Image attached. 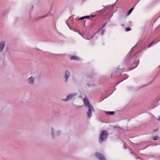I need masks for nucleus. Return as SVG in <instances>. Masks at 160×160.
<instances>
[{
    "label": "nucleus",
    "instance_id": "obj_25",
    "mask_svg": "<svg viewBox=\"0 0 160 160\" xmlns=\"http://www.w3.org/2000/svg\"><path fill=\"white\" fill-rule=\"evenodd\" d=\"M112 93H113V92H112V93L111 94H110V95H108V96H109L110 95H111V94Z\"/></svg>",
    "mask_w": 160,
    "mask_h": 160
},
{
    "label": "nucleus",
    "instance_id": "obj_12",
    "mask_svg": "<svg viewBox=\"0 0 160 160\" xmlns=\"http://www.w3.org/2000/svg\"><path fill=\"white\" fill-rule=\"evenodd\" d=\"M133 9V8H131L128 12V15H129L132 12Z\"/></svg>",
    "mask_w": 160,
    "mask_h": 160
},
{
    "label": "nucleus",
    "instance_id": "obj_1",
    "mask_svg": "<svg viewBox=\"0 0 160 160\" xmlns=\"http://www.w3.org/2000/svg\"><path fill=\"white\" fill-rule=\"evenodd\" d=\"M108 133L107 131H103L101 132L99 135V142L102 143V142L105 141L107 138Z\"/></svg>",
    "mask_w": 160,
    "mask_h": 160
},
{
    "label": "nucleus",
    "instance_id": "obj_24",
    "mask_svg": "<svg viewBox=\"0 0 160 160\" xmlns=\"http://www.w3.org/2000/svg\"><path fill=\"white\" fill-rule=\"evenodd\" d=\"M104 26H105V25H104V26H103L102 27V28H103L104 27Z\"/></svg>",
    "mask_w": 160,
    "mask_h": 160
},
{
    "label": "nucleus",
    "instance_id": "obj_10",
    "mask_svg": "<svg viewBox=\"0 0 160 160\" xmlns=\"http://www.w3.org/2000/svg\"><path fill=\"white\" fill-rule=\"evenodd\" d=\"M105 112L106 114L109 115H113L115 113L113 111Z\"/></svg>",
    "mask_w": 160,
    "mask_h": 160
},
{
    "label": "nucleus",
    "instance_id": "obj_20",
    "mask_svg": "<svg viewBox=\"0 0 160 160\" xmlns=\"http://www.w3.org/2000/svg\"><path fill=\"white\" fill-rule=\"evenodd\" d=\"M91 16V17L92 18H93L95 16V15H91V16Z\"/></svg>",
    "mask_w": 160,
    "mask_h": 160
},
{
    "label": "nucleus",
    "instance_id": "obj_3",
    "mask_svg": "<svg viewBox=\"0 0 160 160\" xmlns=\"http://www.w3.org/2000/svg\"><path fill=\"white\" fill-rule=\"evenodd\" d=\"M83 101L85 106L88 107V110H93L94 109L93 107L90 104L88 98L85 97L83 99Z\"/></svg>",
    "mask_w": 160,
    "mask_h": 160
},
{
    "label": "nucleus",
    "instance_id": "obj_4",
    "mask_svg": "<svg viewBox=\"0 0 160 160\" xmlns=\"http://www.w3.org/2000/svg\"><path fill=\"white\" fill-rule=\"evenodd\" d=\"M75 93H73L68 94L66 98L62 99V101L63 102H67L72 99L76 95Z\"/></svg>",
    "mask_w": 160,
    "mask_h": 160
},
{
    "label": "nucleus",
    "instance_id": "obj_14",
    "mask_svg": "<svg viewBox=\"0 0 160 160\" xmlns=\"http://www.w3.org/2000/svg\"><path fill=\"white\" fill-rule=\"evenodd\" d=\"M131 30V29L130 28H129V27L126 28V29H125L126 31V32L129 31Z\"/></svg>",
    "mask_w": 160,
    "mask_h": 160
},
{
    "label": "nucleus",
    "instance_id": "obj_6",
    "mask_svg": "<svg viewBox=\"0 0 160 160\" xmlns=\"http://www.w3.org/2000/svg\"><path fill=\"white\" fill-rule=\"evenodd\" d=\"M95 155L100 160H106L104 156L101 154L96 152L95 154Z\"/></svg>",
    "mask_w": 160,
    "mask_h": 160
},
{
    "label": "nucleus",
    "instance_id": "obj_5",
    "mask_svg": "<svg viewBox=\"0 0 160 160\" xmlns=\"http://www.w3.org/2000/svg\"><path fill=\"white\" fill-rule=\"evenodd\" d=\"M27 81L28 83L30 85H33L35 82V78L32 76H31L28 78Z\"/></svg>",
    "mask_w": 160,
    "mask_h": 160
},
{
    "label": "nucleus",
    "instance_id": "obj_11",
    "mask_svg": "<svg viewBox=\"0 0 160 160\" xmlns=\"http://www.w3.org/2000/svg\"><path fill=\"white\" fill-rule=\"evenodd\" d=\"M70 59L71 60H77L78 59V58L76 56H72L71 57Z\"/></svg>",
    "mask_w": 160,
    "mask_h": 160
},
{
    "label": "nucleus",
    "instance_id": "obj_18",
    "mask_svg": "<svg viewBox=\"0 0 160 160\" xmlns=\"http://www.w3.org/2000/svg\"><path fill=\"white\" fill-rule=\"evenodd\" d=\"M49 16V14H47V15H46L45 16H42L41 17V18H44L45 17H46L47 16Z\"/></svg>",
    "mask_w": 160,
    "mask_h": 160
},
{
    "label": "nucleus",
    "instance_id": "obj_9",
    "mask_svg": "<svg viewBox=\"0 0 160 160\" xmlns=\"http://www.w3.org/2000/svg\"><path fill=\"white\" fill-rule=\"evenodd\" d=\"M92 111H88L87 114L88 116V117L90 118L92 116Z\"/></svg>",
    "mask_w": 160,
    "mask_h": 160
},
{
    "label": "nucleus",
    "instance_id": "obj_15",
    "mask_svg": "<svg viewBox=\"0 0 160 160\" xmlns=\"http://www.w3.org/2000/svg\"><path fill=\"white\" fill-rule=\"evenodd\" d=\"M90 16H84V19H88L90 17Z\"/></svg>",
    "mask_w": 160,
    "mask_h": 160
},
{
    "label": "nucleus",
    "instance_id": "obj_23",
    "mask_svg": "<svg viewBox=\"0 0 160 160\" xmlns=\"http://www.w3.org/2000/svg\"><path fill=\"white\" fill-rule=\"evenodd\" d=\"M129 23H131V21H129Z\"/></svg>",
    "mask_w": 160,
    "mask_h": 160
},
{
    "label": "nucleus",
    "instance_id": "obj_22",
    "mask_svg": "<svg viewBox=\"0 0 160 160\" xmlns=\"http://www.w3.org/2000/svg\"><path fill=\"white\" fill-rule=\"evenodd\" d=\"M157 130H154V132H156V131H157Z\"/></svg>",
    "mask_w": 160,
    "mask_h": 160
},
{
    "label": "nucleus",
    "instance_id": "obj_21",
    "mask_svg": "<svg viewBox=\"0 0 160 160\" xmlns=\"http://www.w3.org/2000/svg\"><path fill=\"white\" fill-rule=\"evenodd\" d=\"M158 121H160V117L158 119Z\"/></svg>",
    "mask_w": 160,
    "mask_h": 160
},
{
    "label": "nucleus",
    "instance_id": "obj_7",
    "mask_svg": "<svg viewBox=\"0 0 160 160\" xmlns=\"http://www.w3.org/2000/svg\"><path fill=\"white\" fill-rule=\"evenodd\" d=\"M70 75V72L68 70H67L65 71L64 74L65 81L67 82V80Z\"/></svg>",
    "mask_w": 160,
    "mask_h": 160
},
{
    "label": "nucleus",
    "instance_id": "obj_13",
    "mask_svg": "<svg viewBox=\"0 0 160 160\" xmlns=\"http://www.w3.org/2000/svg\"><path fill=\"white\" fill-rule=\"evenodd\" d=\"M158 138V136H155L153 137L152 138V139L154 140H157Z\"/></svg>",
    "mask_w": 160,
    "mask_h": 160
},
{
    "label": "nucleus",
    "instance_id": "obj_16",
    "mask_svg": "<svg viewBox=\"0 0 160 160\" xmlns=\"http://www.w3.org/2000/svg\"><path fill=\"white\" fill-rule=\"evenodd\" d=\"M105 31V29H102V31L101 34L102 35H103V33H104V32Z\"/></svg>",
    "mask_w": 160,
    "mask_h": 160
},
{
    "label": "nucleus",
    "instance_id": "obj_8",
    "mask_svg": "<svg viewBox=\"0 0 160 160\" xmlns=\"http://www.w3.org/2000/svg\"><path fill=\"white\" fill-rule=\"evenodd\" d=\"M5 46V42L2 41L0 42V53L2 52Z\"/></svg>",
    "mask_w": 160,
    "mask_h": 160
},
{
    "label": "nucleus",
    "instance_id": "obj_2",
    "mask_svg": "<svg viewBox=\"0 0 160 160\" xmlns=\"http://www.w3.org/2000/svg\"><path fill=\"white\" fill-rule=\"evenodd\" d=\"M51 133L52 137L53 139H55L56 137L58 136L61 134V131L58 130L56 131L55 129L52 127L51 128Z\"/></svg>",
    "mask_w": 160,
    "mask_h": 160
},
{
    "label": "nucleus",
    "instance_id": "obj_19",
    "mask_svg": "<svg viewBox=\"0 0 160 160\" xmlns=\"http://www.w3.org/2000/svg\"><path fill=\"white\" fill-rule=\"evenodd\" d=\"M153 43V42H152L148 46V48H149L151 46L152 44V43Z\"/></svg>",
    "mask_w": 160,
    "mask_h": 160
},
{
    "label": "nucleus",
    "instance_id": "obj_17",
    "mask_svg": "<svg viewBox=\"0 0 160 160\" xmlns=\"http://www.w3.org/2000/svg\"><path fill=\"white\" fill-rule=\"evenodd\" d=\"M84 19V17H82L81 18H80L79 19V20H83Z\"/></svg>",
    "mask_w": 160,
    "mask_h": 160
}]
</instances>
